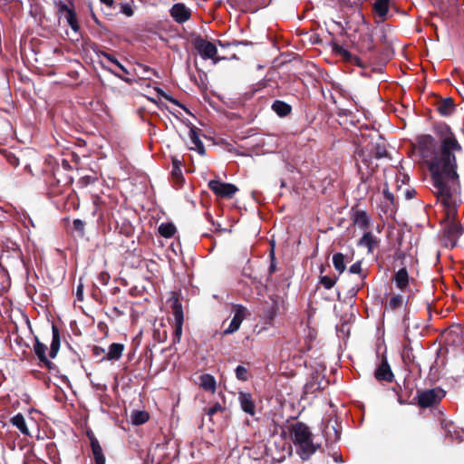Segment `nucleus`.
Returning a JSON list of instances; mask_svg holds the SVG:
<instances>
[{"label": "nucleus", "instance_id": "nucleus-1", "mask_svg": "<svg viewBox=\"0 0 464 464\" xmlns=\"http://www.w3.org/2000/svg\"><path fill=\"white\" fill-rule=\"evenodd\" d=\"M436 134L440 146L432 136L420 135L417 138V150L431 172L438 200L446 209L447 223L440 237L441 244L453 248L462 234L461 225L454 220L457 210L452 198L453 191L459 186L454 152L461 147L447 124L437 125Z\"/></svg>", "mask_w": 464, "mask_h": 464}, {"label": "nucleus", "instance_id": "nucleus-2", "mask_svg": "<svg viewBox=\"0 0 464 464\" xmlns=\"http://www.w3.org/2000/svg\"><path fill=\"white\" fill-rule=\"evenodd\" d=\"M289 435L295 447L296 453L303 460H307L320 448L314 442L310 428L304 422L297 421L289 426Z\"/></svg>", "mask_w": 464, "mask_h": 464}, {"label": "nucleus", "instance_id": "nucleus-3", "mask_svg": "<svg viewBox=\"0 0 464 464\" xmlns=\"http://www.w3.org/2000/svg\"><path fill=\"white\" fill-rule=\"evenodd\" d=\"M356 167L360 175V187L363 186L364 190L368 192L371 187V179L373 173L372 162L370 155H367L365 151L361 149L355 153Z\"/></svg>", "mask_w": 464, "mask_h": 464}, {"label": "nucleus", "instance_id": "nucleus-4", "mask_svg": "<svg viewBox=\"0 0 464 464\" xmlns=\"http://www.w3.org/2000/svg\"><path fill=\"white\" fill-rule=\"evenodd\" d=\"M445 392L440 388H432L417 392V403L420 408L426 409L440 403L444 398Z\"/></svg>", "mask_w": 464, "mask_h": 464}, {"label": "nucleus", "instance_id": "nucleus-5", "mask_svg": "<svg viewBox=\"0 0 464 464\" xmlns=\"http://www.w3.org/2000/svg\"><path fill=\"white\" fill-rule=\"evenodd\" d=\"M172 314L174 318V334L173 343H179L182 335V326L184 322V314L182 304L178 298H175L171 304Z\"/></svg>", "mask_w": 464, "mask_h": 464}, {"label": "nucleus", "instance_id": "nucleus-6", "mask_svg": "<svg viewBox=\"0 0 464 464\" xmlns=\"http://www.w3.org/2000/svg\"><path fill=\"white\" fill-rule=\"evenodd\" d=\"M208 188L216 196L223 198H231L238 190L235 185L217 179L210 180Z\"/></svg>", "mask_w": 464, "mask_h": 464}, {"label": "nucleus", "instance_id": "nucleus-7", "mask_svg": "<svg viewBox=\"0 0 464 464\" xmlns=\"http://www.w3.org/2000/svg\"><path fill=\"white\" fill-rule=\"evenodd\" d=\"M269 301L266 303L263 308L262 316L266 323H272L279 312L281 304L284 300L277 295H269Z\"/></svg>", "mask_w": 464, "mask_h": 464}, {"label": "nucleus", "instance_id": "nucleus-8", "mask_svg": "<svg viewBox=\"0 0 464 464\" xmlns=\"http://www.w3.org/2000/svg\"><path fill=\"white\" fill-rule=\"evenodd\" d=\"M234 316L227 329L224 330V334H231L237 332L243 320L245 319L246 309L243 305L236 304L233 307Z\"/></svg>", "mask_w": 464, "mask_h": 464}, {"label": "nucleus", "instance_id": "nucleus-9", "mask_svg": "<svg viewBox=\"0 0 464 464\" xmlns=\"http://www.w3.org/2000/svg\"><path fill=\"white\" fill-rule=\"evenodd\" d=\"M195 48L203 59H212L218 53L214 44L202 38L196 39Z\"/></svg>", "mask_w": 464, "mask_h": 464}, {"label": "nucleus", "instance_id": "nucleus-10", "mask_svg": "<svg viewBox=\"0 0 464 464\" xmlns=\"http://www.w3.org/2000/svg\"><path fill=\"white\" fill-rule=\"evenodd\" d=\"M169 14L174 21L179 24L187 22L191 16L189 8H188L183 3L173 5L169 10Z\"/></svg>", "mask_w": 464, "mask_h": 464}, {"label": "nucleus", "instance_id": "nucleus-11", "mask_svg": "<svg viewBox=\"0 0 464 464\" xmlns=\"http://www.w3.org/2000/svg\"><path fill=\"white\" fill-rule=\"evenodd\" d=\"M47 346L35 338L34 352L40 361V363L48 369H53L54 364L46 356Z\"/></svg>", "mask_w": 464, "mask_h": 464}, {"label": "nucleus", "instance_id": "nucleus-12", "mask_svg": "<svg viewBox=\"0 0 464 464\" xmlns=\"http://www.w3.org/2000/svg\"><path fill=\"white\" fill-rule=\"evenodd\" d=\"M238 401L240 407L246 413L253 416L256 413V405L251 393L239 392Z\"/></svg>", "mask_w": 464, "mask_h": 464}, {"label": "nucleus", "instance_id": "nucleus-13", "mask_svg": "<svg viewBox=\"0 0 464 464\" xmlns=\"http://www.w3.org/2000/svg\"><path fill=\"white\" fill-rule=\"evenodd\" d=\"M124 351V345L119 343H113L109 346L106 354L102 358V361H118L121 359Z\"/></svg>", "mask_w": 464, "mask_h": 464}, {"label": "nucleus", "instance_id": "nucleus-14", "mask_svg": "<svg viewBox=\"0 0 464 464\" xmlns=\"http://www.w3.org/2000/svg\"><path fill=\"white\" fill-rule=\"evenodd\" d=\"M353 222L359 228L365 230L370 227L371 218L366 211L358 209L353 214Z\"/></svg>", "mask_w": 464, "mask_h": 464}, {"label": "nucleus", "instance_id": "nucleus-15", "mask_svg": "<svg viewBox=\"0 0 464 464\" xmlns=\"http://www.w3.org/2000/svg\"><path fill=\"white\" fill-rule=\"evenodd\" d=\"M375 378L378 381H386V382H392L393 378V373L391 370V367L387 361H382V363L379 365V367L375 371Z\"/></svg>", "mask_w": 464, "mask_h": 464}, {"label": "nucleus", "instance_id": "nucleus-16", "mask_svg": "<svg viewBox=\"0 0 464 464\" xmlns=\"http://www.w3.org/2000/svg\"><path fill=\"white\" fill-rule=\"evenodd\" d=\"M92 451L96 464H105V457L102 449L94 436L90 437Z\"/></svg>", "mask_w": 464, "mask_h": 464}, {"label": "nucleus", "instance_id": "nucleus-17", "mask_svg": "<svg viewBox=\"0 0 464 464\" xmlns=\"http://www.w3.org/2000/svg\"><path fill=\"white\" fill-rule=\"evenodd\" d=\"M199 386L203 390L214 393L217 389V382L214 376L208 373H205L199 377Z\"/></svg>", "mask_w": 464, "mask_h": 464}, {"label": "nucleus", "instance_id": "nucleus-18", "mask_svg": "<svg viewBox=\"0 0 464 464\" xmlns=\"http://www.w3.org/2000/svg\"><path fill=\"white\" fill-rule=\"evenodd\" d=\"M358 245L367 247L368 252L372 253L374 247L378 245V240L372 232H365L359 240Z\"/></svg>", "mask_w": 464, "mask_h": 464}, {"label": "nucleus", "instance_id": "nucleus-19", "mask_svg": "<svg viewBox=\"0 0 464 464\" xmlns=\"http://www.w3.org/2000/svg\"><path fill=\"white\" fill-rule=\"evenodd\" d=\"M188 137L190 139L191 143L194 145L192 149L197 150V151L200 155H204L206 150L203 142L199 139L198 129L196 127H192L189 130Z\"/></svg>", "mask_w": 464, "mask_h": 464}, {"label": "nucleus", "instance_id": "nucleus-20", "mask_svg": "<svg viewBox=\"0 0 464 464\" xmlns=\"http://www.w3.org/2000/svg\"><path fill=\"white\" fill-rule=\"evenodd\" d=\"M394 282L398 288L404 290L409 285V275L406 268H401L394 275Z\"/></svg>", "mask_w": 464, "mask_h": 464}, {"label": "nucleus", "instance_id": "nucleus-21", "mask_svg": "<svg viewBox=\"0 0 464 464\" xmlns=\"http://www.w3.org/2000/svg\"><path fill=\"white\" fill-rule=\"evenodd\" d=\"M272 110L280 117H285L290 114L292 107L280 100H276L272 104Z\"/></svg>", "mask_w": 464, "mask_h": 464}, {"label": "nucleus", "instance_id": "nucleus-22", "mask_svg": "<svg viewBox=\"0 0 464 464\" xmlns=\"http://www.w3.org/2000/svg\"><path fill=\"white\" fill-rule=\"evenodd\" d=\"M454 109L455 104L451 98H446L438 104V111L443 116H450Z\"/></svg>", "mask_w": 464, "mask_h": 464}, {"label": "nucleus", "instance_id": "nucleus-23", "mask_svg": "<svg viewBox=\"0 0 464 464\" xmlns=\"http://www.w3.org/2000/svg\"><path fill=\"white\" fill-rule=\"evenodd\" d=\"M389 4L390 0H375L373 3L372 8L382 20H384L386 17L389 11Z\"/></svg>", "mask_w": 464, "mask_h": 464}, {"label": "nucleus", "instance_id": "nucleus-24", "mask_svg": "<svg viewBox=\"0 0 464 464\" xmlns=\"http://www.w3.org/2000/svg\"><path fill=\"white\" fill-rule=\"evenodd\" d=\"M60 349V334L57 327L53 326V339L50 345L49 357L54 358Z\"/></svg>", "mask_w": 464, "mask_h": 464}, {"label": "nucleus", "instance_id": "nucleus-25", "mask_svg": "<svg viewBox=\"0 0 464 464\" xmlns=\"http://www.w3.org/2000/svg\"><path fill=\"white\" fill-rule=\"evenodd\" d=\"M63 9L66 10V20L68 24L75 33H77L80 29V26L75 12L72 9L68 8L66 5H63Z\"/></svg>", "mask_w": 464, "mask_h": 464}, {"label": "nucleus", "instance_id": "nucleus-26", "mask_svg": "<svg viewBox=\"0 0 464 464\" xmlns=\"http://www.w3.org/2000/svg\"><path fill=\"white\" fill-rule=\"evenodd\" d=\"M333 264L334 269L339 273V275L343 274L346 269L345 256L342 253H335L333 256Z\"/></svg>", "mask_w": 464, "mask_h": 464}, {"label": "nucleus", "instance_id": "nucleus-27", "mask_svg": "<svg viewBox=\"0 0 464 464\" xmlns=\"http://www.w3.org/2000/svg\"><path fill=\"white\" fill-rule=\"evenodd\" d=\"M150 414L146 411H133L130 414L131 423L134 425H141L147 422Z\"/></svg>", "mask_w": 464, "mask_h": 464}, {"label": "nucleus", "instance_id": "nucleus-28", "mask_svg": "<svg viewBox=\"0 0 464 464\" xmlns=\"http://www.w3.org/2000/svg\"><path fill=\"white\" fill-rule=\"evenodd\" d=\"M11 423L15 426L23 434L28 435L29 430L25 423L24 417L21 413H17L11 419Z\"/></svg>", "mask_w": 464, "mask_h": 464}, {"label": "nucleus", "instance_id": "nucleus-29", "mask_svg": "<svg viewBox=\"0 0 464 464\" xmlns=\"http://www.w3.org/2000/svg\"><path fill=\"white\" fill-rule=\"evenodd\" d=\"M160 236L169 238L176 233V227L172 223H162L159 227Z\"/></svg>", "mask_w": 464, "mask_h": 464}, {"label": "nucleus", "instance_id": "nucleus-30", "mask_svg": "<svg viewBox=\"0 0 464 464\" xmlns=\"http://www.w3.org/2000/svg\"><path fill=\"white\" fill-rule=\"evenodd\" d=\"M160 327H165V324L160 322L159 324V326L154 324V330H153V338L159 343L165 342L167 340V331L163 330L162 333H160Z\"/></svg>", "mask_w": 464, "mask_h": 464}, {"label": "nucleus", "instance_id": "nucleus-31", "mask_svg": "<svg viewBox=\"0 0 464 464\" xmlns=\"http://www.w3.org/2000/svg\"><path fill=\"white\" fill-rule=\"evenodd\" d=\"M383 197L389 202V204L386 207L385 213H388L389 211L392 213L395 208V198L393 194L389 190L388 188L383 189Z\"/></svg>", "mask_w": 464, "mask_h": 464}, {"label": "nucleus", "instance_id": "nucleus-32", "mask_svg": "<svg viewBox=\"0 0 464 464\" xmlns=\"http://www.w3.org/2000/svg\"><path fill=\"white\" fill-rule=\"evenodd\" d=\"M404 304V298L401 295H396L392 296L386 307L390 310H396L401 308Z\"/></svg>", "mask_w": 464, "mask_h": 464}, {"label": "nucleus", "instance_id": "nucleus-33", "mask_svg": "<svg viewBox=\"0 0 464 464\" xmlns=\"http://www.w3.org/2000/svg\"><path fill=\"white\" fill-rule=\"evenodd\" d=\"M180 167H181V160H179L177 158H173L172 159V171H171V174H172V176L177 180H181L182 178H183Z\"/></svg>", "mask_w": 464, "mask_h": 464}, {"label": "nucleus", "instance_id": "nucleus-34", "mask_svg": "<svg viewBox=\"0 0 464 464\" xmlns=\"http://www.w3.org/2000/svg\"><path fill=\"white\" fill-rule=\"evenodd\" d=\"M337 277L323 276L320 277V284L327 290L333 288L337 282Z\"/></svg>", "mask_w": 464, "mask_h": 464}, {"label": "nucleus", "instance_id": "nucleus-35", "mask_svg": "<svg viewBox=\"0 0 464 464\" xmlns=\"http://www.w3.org/2000/svg\"><path fill=\"white\" fill-rule=\"evenodd\" d=\"M225 411V408L218 402H216L209 408L205 410L206 414L209 417V420H211V418L213 415H215L218 412H223Z\"/></svg>", "mask_w": 464, "mask_h": 464}, {"label": "nucleus", "instance_id": "nucleus-36", "mask_svg": "<svg viewBox=\"0 0 464 464\" xmlns=\"http://www.w3.org/2000/svg\"><path fill=\"white\" fill-rule=\"evenodd\" d=\"M236 376L239 381L246 382L249 378L248 371L245 366L238 365L236 370Z\"/></svg>", "mask_w": 464, "mask_h": 464}, {"label": "nucleus", "instance_id": "nucleus-37", "mask_svg": "<svg viewBox=\"0 0 464 464\" xmlns=\"http://www.w3.org/2000/svg\"><path fill=\"white\" fill-rule=\"evenodd\" d=\"M96 55L98 56V58H104L106 59L108 62L115 64L116 63H118V60L111 53H106L105 51H102V50H94Z\"/></svg>", "mask_w": 464, "mask_h": 464}, {"label": "nucleus", "instance_id": "nucleus-38", "mask_svg": "<svg viewBox=\"0 0 464 464\" xmlns=\"http://www.w3.org/2000/svg\"><path fill=\"white\" fill-rule=\"evenodd\" d=\"M121 12L128 17L132 16L134 14L133 9L129 3L121 4Z\"/></svg>", "mask_w": 464, "mask_h": 464}, {"label": "nucleus", "instance_id": "nucleus-39", "mask_svg": "<svg viewBox=\"0 0 464 464\" xmlns=\"http://www.w3.org/2000/svg\"><path fill=\"white\" fill-rule=\"evenodd\" d=\"M92 355L94 357L100 358L101 361H102V358L106 354L105 349H103L101 346H97V345H94L92 347Z\"/></svg>", "mask_w": 464, "mask_h": 464}, {"label": "nucleus", "instance_id": "nucleus-40", "mask_svg": "<svg viewBox=\"0 0 464 464\" xmlns=\"http://www.w3.org/2000/svg\"><path fill=\"white\" fill-rule=\"evenodd\" d=\"M97 178L94 177V176H84V177H82L80 179H79V183L82 185V186H88L90 184H92L96 181Z\"/></svg>", "mask_w": 464, "mask_h": 464}, {"label": "nucleus", "instance_id": "nucleus-41", "mask_svg": "<svg viewBox=\"0 0 464 464\" xmlns=\"http://www.w3.org/2000/svg\"><path fill=\"white\" fill-rule=\"evenodd\" d=\"M110 278H111V276H110L109 273H107L105 271L101 272L98 276L99 283L103 285H105L109 283Z\"/></svg>", "mask_w": 464, "mask_h": 464}, {"label": "nucleus", "instance_id": "nucleus-42", "mask_svg": "<svg viewBox=\"0 0 464 464\" xmlns=\"http://www.w3.org/2000/svg\"><path fill=\"white\" fill-rule=\"evenodd\" d=\"M387 155V150L384 146L377 145L375 149V157L377 159L383 158Z\"/></svg>", "mask_w": 464, "mask_h": 464}, {"label": "nucleus", "instance_id": "nucleus-43", "mask_svg": "<svg viewBox=\"0 0 464 464\" xmlns=\"http://www.w3.org/2000/svg\"><path fill=\"white\" fill-rule=\"evenodd\" d=\"M349 272L352 274H360L362 272V263L358 261L353 264L349 268Z\"/></svg>", "mask_w": 464, "mask_h": 464}, {"label": "nucleus", "instance_id": "nucleus-44", "mask_svg": "<svg viewBox=\"0 0 464 464\" xmlns=\"http://www.w3.org/2000/svg\"><path fill=\"white\" fill-rule=\"evenodd\" d=\"M73 228L77 231L83 232L84 230V222L81 219H74L72 222Z\"/></svg>", "mask_w": 464, "mask_h": 464}, {"label": "nucleus", "instance_id": "nucleus-45", "mask_svg": "<svg viewBox=\"0 0 464 464\" xmlns=\"http://www.w3.org/2000/svg\"><path fill=\"white\" fill-rule=\"evenodd\" d=\"M76 296L79 301L83 300V285L80 283L76 289Z\"/></svg>", "mask_w": 464, "mask_h": 464}, {"label": "nucleus", "instance_id": "nucleus-46", "mask_svg": "<svg viewBox=\"0 0 464 464\" xmlns=\"http://www.w3.org/2000/svg\"><path fill=\"white\" fill-rule=\"evenodd\" d=\"M101 65L102 68L106 69L107 71H109L110 72H111L112 74H114L115 76L119 77L120 79H121L122 81L126 82H130V80L129 78H125V77H122L121 75L118 74L117 72H113L111 69H109L107 68L102 62H101Z\"/></svg>", "mask_w": 464, "mask_h": 464}, {"label": "nucleus", "instance_id": "nucleus-47", "mask_svg": "<svg viewBox=\"0 0 464 464\" xmlns=\"http://www.w3.org/2000/svg\"><path fill=\"white\" fill-rule=\"evenodd\" d=\"M8 161L14 167H17L19 165V160L14 155L8 157Z\"/></svg>", "mask_w": 464, "mask_h": 464}, {"label": "nucleus", "instance_id": "nucleus-48", "mask_svg": "<svg viewBox=\"0 0 464 464\" xmlns=\"http://www.w3.org/2000/svg\"><path fill=\"white\" fill-rule=\"evenodd\" d=\"M271 257H272V262H271V265H270V267H269V272L270 273H274L275 270H276V265L274 263L275 256H274V250L273 249L271 251Z\"/></svg>", "mask_w": 464, "mask_h": 464}, {"label": "nucleus", "instance_id": "nucleus-49", "mask_svg": "<svg viewBox=\"0 0 464 464\" xmlns=\"http://www.w3.org/2000/svg\"><path fill=\"white\" fill-rule=\"evenodd\" d=\"M339 53L343 55L344 58H348L350 56L349 52L343 48H339Z\"/></svg>", "mask_w": 464, "mask_h": 464}, {"label": "nucleus", "instance_id": "nucleus-50", "mask_svg": "<svg viewBox=\"0 0 464 464\" xmlns=\"http://www.w3.org/2000/svg\"><path fill=\"white\" fill-rule=\"evenodd\" d=\"M414 194H415V191H414V190L407 189V190H406V193H405V196H406V198H409V199H410V198H413Z\"/></svg>", "mask_w": 464, "mask_h": 464}, {"label": "nucleus", "instance_id": "nucleus-51", "mask_svg": "<svg viewBox=\"0 0 464 464\" xmlns=\"http://www.w3.org/2000/svg\"><path fill=\"white\" fill-rule=\"evenodd\" d=\"M100 1L109 7H111L114 4V0H100Z\"/></svg>", "mask_w": 464, "mask_h": 464}, {"label": "nucleus", "instance_id": "nucleus-52", "mask_svg": "<svg viewBox=\"0 0 464 464\" xmlns=\"http://www.w3.org/2000/svg\"><path fill=\"white\" fill-rule=\"evenodd\" d=\"M332 429L334 431V436H335V438L332 441H334V440H337L339 439L340 435H339L338 431L335 430L334 427H332Z\"/></svg>", "mask_w": 464, "mask_h": 464}, {"label": "nucleus", "instance_id": "nucleus-53", "mask_svg": "<svg viewBox=\"0 0 464 464\" xmlns=\"http://www.w3.org/2000/svg\"><path fill=\"white\" fill-rule=\"evenodd\" d=\"M120 70L125 73V74H129V71L126 69V67H124L123 65L121 66Z\"/></svg>", "mask_w": 464, "mask_h": 464}, {"label": "nucleus", "instance_id": "nucleus-54", "mask_svg": "<svg viewBox=\"0 0 464 464\" xmlns=\"http://www.w3.org/2000/svg\"><path fill=\"white\" fill-rule=\"evenodd\" d=\"M115 65L120 69L122 64L118 61V63H115Z\"/></svg>", "mask_w": 464, "mask_h": 464}, {"label": "nucleus", "instance_id": "nucleus-55", "mask_svg": "<svg viewBox=\"0 0 464 464\" xmlns=\"http://www.w3.org/2000/svg\"><path fill=\"white\" fill-rule=\"evenodd\" d=\"M115 65L120 69L122 64L118 61V63H115Z\"/></svg>", "mask_w": 464, "mask_h": 464}, {"label": "nucleus", "instance_id": "nucleus-56", "mask_svg": "<svg viewBox=\"0 0 464 464\" xmlns=\"http://www.w3.org/2000/svg\"><path fill=\"white\" fill-rule=\"evenodd\" d=\"M321 273L324 272V267L322 266L321 269H320Z\"/></svg>", "mask_w": 464, "mask_h": 464}]
</instances>
